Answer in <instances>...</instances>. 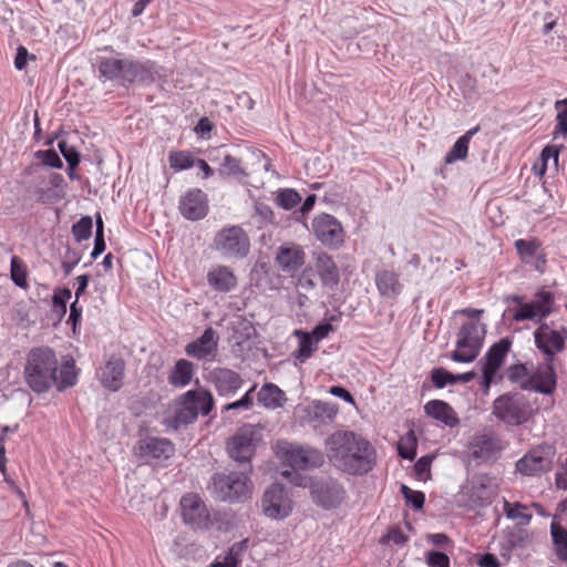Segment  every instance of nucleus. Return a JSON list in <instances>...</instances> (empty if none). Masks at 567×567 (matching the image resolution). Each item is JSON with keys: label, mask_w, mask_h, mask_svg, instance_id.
<instances>
[{"label": "nucleus", "mask_w": 567, "mask_h": 567, "mask_svg": "<svg viewBox=\"0 0 567 567\" xmlns=\"http://www.w3.org/2000/svg\"><path fill=\"white\" fill-rule=\"evenodd\" d=\"M23 373L27 385L38 394L53 386L64 391L76 383L74 363L65 361L59 365L54 351L45 347L29 352Z\"/></svg>", "instance_id": "nucleus-1"}, {"label": "nucleus", "mask_w": 567, "mask_h": 567, "mask_svg": "<svg viewBox=\"0 0 567 567\" xmlns=\"http://www.w3.org/2000/svg\"><path fill=\"white\" fill-rule=\"evenodd\" d=\"M329 460L342 472L362 475L375 465V450L370 442L351 431H337L326 440Z\"/></svg>", "instance_id": "nucleus-2"}, {"label": "nucleus", "mask_w": 567, "mask_h": 567, "mask_svg": "<svg viewBox=\"0 0 567 567\" xmlns=\"http://www.w3.org/2000/svg\"><path fill=\"white\" fill-rule=\"evenodd\" d=\"M277 456L285 465H288L292 471H281V476L290 481L296 486H305L306 477L295 472L296 470L307 471L320 467L324 462L323 453L309 445H300L287 441L278 442Z\"/></svg>", "instance_id": "nucleus-3"}, {"label": "nucleus", "mask_w": 567, "mask_h": 567, "mask_svg": "<svg viewBox=\"0 0 567 567\" xmlns=\"http://www.w3.org/2000/svg\"><path fill=\"white\" fill-rule=\"evenodd\" d=\"M213 394L203 388L188 390L176 398L174 415L166 420L168 429L177 431L194 423L199 415H208L214 408Z\"/></svg>", "instance_id": "nucleus-4"}, {"label": "nucleus", "mask_w": 567, "mask_h": 567, "mask_svg": "<svg viewBox=\"0 0 567 567\" xmlns=\"http://www.w3.org/2000/svg\"><path fill=\"white\" fill-rule=\"evenodd\" d=\"M318 277L321 286L336 290L340 282V271L333 258L324 251L312 254V262L305 267L296 279V286L306 291L313 290Z\"/></svg>", "instance_id": "nucleus-5"}, {"label": "nucleus", "mask_w": 567, "mask_h": 567, "mask_svg": "<svg viewBox=\"0 0 567 567\" xmlns=\"http://www.w3.org/2000/svg\"><path fill=\"white\" fill-rule=\"evenodd\" d=\"M533 406L526 395L520 392H507L493 402V414L496 419L511 426L526 423L532 414Z\"/></svg>", "instance_id": "nucleus-6"}, {"label": "nucleus", "mask_w": 567, "mask_h": 567, "mask_svg": "<svg viewBox=\"0 0 567 567\" xmlns=\"http://www.w3.org/2000/svg\"><path fill=\"white\" fill-rule=\"evenodd\" d=\"M249 472H230L229 474L217 473L213 476L214 493L223 502H245L249 498L252 489V483L249 478Z\"/></svg>", "instance_id": "nucleus-7"}, {"label": "nucleus", "mask_w": 567, "mask_h": 567, "mask_svg": "<svg viewBox=\"0 0 567 567\" xmlns=\"http://www.w3.org/2000/svg\"><path fill=\"white\" fill-rule=\"evenodd\" d=\"M508 299L517 305L513 313V320L516 322L530 320L539 326L542 322H546L545 319L554 312L555 296L547 290L536 292L529 302H524L523 297L516 295Z\"/></svg>", "instance_id": "nucleus-8"}, {"label": "nucleus", "mask_w": 567, "mask_h": 567, "mask_svg": "<svg viewBox=\"0 0 567 567\" xmlns=\"http://www.w3.org/2000/svg\"><path fill=\"white\" fill-rule=\"evenodd\" d=\"M217 252L227 260H239L249 254L250 240L247 233L237 225L224 227L214 238Z\"/></svg>", "instance_id": "nucleus-9"}, {"label": "nucleus", "mask_w": 567, "mask_h": 567, "mask_svg": "<svg viewBox=\"0 0 567 567\" xmlns=\"http://www.w3.org/2000/svg\"><path fill=\"white\" fill-rule=\"evenodd\" d=\"M485 337V328L476 321L463 323L457 334L456 349L451 359L455 362H472L478 355Z\"/></svg>", "instance_id": "nucleus-10"}, {"label": "nucleus", "mask_w": 567, "mask_h": 567, "mask_svg": "<svg viewBox=\"0 0 567 567\" xmlns=\"http://www.w3.org/2000/svg\"><path fill=\"white\" fill-rule=\"evenodd\" d=\"M534 344L546 360H555L566 348L567 328L554 321L542 322L533 332Z\"/></svg>", "instance_id": "nucleus-11"}, {"label": "nucleus", "mask_w": 567, "mask_h": 567, "mask_svg": "<svg viewBox=\"0 0 567 567\" xmlns=\"http://www.w3.org/2000/svg\"><path fill=\"white\" fill-rule=\"evenodd\" d=\"M556 449L554 445L543 443L530 449L516 462V471L524 476H540L551 471Z\"/></svg>", "instance_id": "nucleus-12"}, {"label": "nucleus", "mask_w": 567, "mask_h": 567, "mask_svg": "<svg viewBox=\"0 0 567 567\" xmlns=\"http://www.w3.org/2000/svg\"><path fill=\"white\" fill-rule=\"evenodd\" d=\"M259 441V431L255 430L251 425H246L228 441L227 452L244 470L251 471L250 460Z\"/></svg>", "instance_id": "nucleus-13"}, {"label": "nucleus", "mask_w": 567, "mask_h": 567, "mask_svg": "<svg viewBox=\"0 0 567 567\" xmlns=\"http://www.w3.org/2000/svg\"><path fill=\"white\" fill-rule=\"evenodd\" d=\"M182 518L193 529H207L212 526L210 514L199 495L188 493L181 498Z\"/></svg>", "instance_id": "nucleus-14"}, {"label": "nucleus", "mask_w": 567, "mask_h": 567, "mask_svg": "<svg viewBox=\"0 0 567 567\" xmlns=\"http://www.w3.org/2000/svg\"><path fill=\"white\" fill-rule=\"evenodd\" d=\"M264 514L271 519H284L292 511V501L287 489L280 484L270 485L261 498Z\"/></svg>", "instance_id": "nucleus-15"}, {"label": "nucleus", "mask_w": 567, "mask_h": 567, "mask_svg": "<svg viewBox=\"0 0 567 567\" xmlns=\"http://www.w3.org/2000/svg\"><path fill=\"white\" fill-rule=\"evenodd\" d=\"M312 230L324 246L338 248L343 244V228L340 221L329 214H321L312 220Z\"/></svg>", "instance_id": "nucleus-16"}, {"label": "nucleus", "mask_w": 567, "mask_h": 567, "mask_svg": "<svg viewBox=\"0 0 567 567\" xmlns=\"http://www.w3.org/2000/svg\"><path fill=\"white\" fill-rule=\"evenodd\" d=\"M311 496L323 508H336L343 501L344 489L332 478L318 480L311 484Z\"/></svg>", "instance_id": "nucleus-17"}, {"label": "nucleus", "mask_w": 567, "mask_h": 567, "mask_svg": "<svg viewBox=\"0 0 567 567\" xmlns=\"http://www.w3.org/2000/svg\"><path fill=\"white\" fill-rule=\"evenodd\" d=\"M511 347L512 340L508 338H502L488 349L484 358L481 360L480 363L483 365L482 372L485 386L488 388L493 382L498 369L504 363Z\"/></svg>", "instance_id": "nucleus-18"}, {"label": "nucleus", "mask_w": 567, "mask_h": 567, "mask_svg": "<svg viewBox=\"0 0 567 567\" xmlns=\"http://www.w3.org/2000/svg\"><path fill=\"white\" fill-rule=\"evenodd\" d=\"M174 444L165 437L148 436L137 442L135 453L144 460H167L174 455Z\"/></svg>", "instance_id": "nucleus-19"}, {"label": "nucleus", "mask_w": 567, "mask_h": 567, "mask_svg": "<svg viewBox=\"0 0 567 567\" xmlns=\"http://www.w3.org/2000/svg\"><path fill=\"white\" fill-rule=\"evenodd\" d=\"M178 209L182 216L188 220H200L208 213L207 195L199 188L189 189L181 197Z\"/></svg>", "instance_id": "nucleus-20"}, {"label": "nucleus", "mask_w": 567, "mask_h": 567, "mask_svg": "<svg viewBox=\"0 0 567 567\" xmlns=\"http://www.w3.org/2000/svg\"><path fill=\"white\" fill-rule=\"evenodd\" d=\"M555 360H546L530 369V391L545 395L553 394L557 386V375L554 368Z\"/></svg>", "instance_id": "nucleus-21"}, {"label": "nucleus", "mask_w": 567, "mask_h": 567, "mask_svg": "<svg viewBox=\"0 0 567 567\" xmlns=\"http://www.w3.org/2000/svg\"><path fill=\"white\" fill-rule=\"evenodd\" d=\"M306 260V254L300 245L284 243L276 250L275 261L278 268L286 274L298 271Z\"/></svg>", "instance_id": "nucleus-22"}, {"label": "nucleus", "mask_w": 567, "mask_h": 567, "mask_svg": "<svg viewBox=\"0 0 567 567\" xmlns=\"http://www.w3.org/2000/svg\"><path fill=\"white\" fill-rule=\"evenodd\" d=\"M516 251L520 258V260L530 265L535 270L543 274L546 269V254L542 248V244L538 239H517L514 243Z\"/></svg>", "instance_id": "nucleus-23"}, {"label": "nucleus", "mask_w": 567, "mask_h": 567, "mask_svg": "<svg viewBox=\"0 0 567 567\" xmlns=\"http://www.w3.org/2000/svg\"><path fill=\"white\" fill-rule=\"evenodd\" d=\"M157 74V66L154 62L127 59L123 86H128L133 83L150 85L155 81Z\"/></svg>", "instance_id": "nucleus-24"}, {"label": "nucleus", "mask_w": 567, "mask_h": 567, "mask_svg": "<svg viewBox=\"0 0 567 567\" xmlns=\"http://www.w3.org/2000/svg\"><path fill=\"white\" fill-rule=\"evenodd\" d=\"M209 381L220 396H234L243 386L244 380L239 373L227 368H216L209 373Z\"/></svg>", "instance_id": "nucleus-25"}, {"label": "nucleus", "mask_w": 567, "mask_h": 567, "mask_svg": "<svg viewBox=\"0 0 567 567\" xmlns=\"http://www.w3.org/2000/svg\"><path fill=\"white\" fill-rule=\"evenodd\" d=\"M303 413V423L317 430L333 422L338 413V408L333 403L315 401L305 408Z\"/></svg>", "instance_id": "nucleus-26"}, {"label": "nucleus", "mask_w": 567, "mask_h": 567, "mask_svg": "<svg viewBox=\"0 0 567 567\" xmlns=\"http://www.w3.org/2000/svg\"><path fill=\"white\" fill-rule=\"evenodd\" d=\"M217 348L216 331L213 328H207L198 339L185 347V352L188 357L197 360H207L215 358Z\"/></svg>", "instance_id": "nucleus-27"}, {"label": "nucleus", "mask_w": 567, "mask_h": 567, "mask_svg": "<svg viewBox=\"0 0 567 567\" xmlns=\"http://www.w3.org/2000/svg\"><path fill=\"white\" fill-rule=\"evenodd\" d=\"M125 362L121 358H110L100 371L102 385L110 391H117L123 385Z\"/></svg>", "instance_id": "nucleus-28"}, {"label": "nucleus", "mask_w": 567, "mask_h": 567, "mask_svg": "<svg viewBox=\"0 0 567 567\" xmlns=\"http://www.w3.org/2000/svg\"><path fill=\"white\" fill-rule=\"evenodd\" d=\"M208 286L218 292L227 293L237 287V277L234 271L225 265L213 266L206 276Z\"/></svg>", "instance_id": "nucleus-29"}, {"label": "nucleus", "mask_w": 567, "mask_h": 567, "mask_svg": "<svg viewBox=\"0 0 567 567\" xmlns=\"http://www.w3.org/2000/svg\"><path fill=\"white\" fill-rule=\"evenodd\" d=\"M375 286L382 298L395 299L403 291V284L398 272L391 269H380L375 272Z\"/></svg>", "instance_id": "nucleus-30"}, {"label": "nucleus", "mask_w": 567, "mask_h": 567, "mask_svg": "<svg viewBox=\"0 0 567 567\" xmlns=\"http://www.w3.org/2000/svg\"><path fill=\"white\" fill-rule=\"evenodd\" d=\"M126 62L127 59L99 56L96 68L101 78L123 85Z\"/></svg>", "instance_id": "nucleus-31"}, {"label": "nucleus", "mask_w": 567, "mask_h": 567, "mask_svg": "<svg viewBox=\"0 0 567 567\" xmlns=\"http://www.w3.org/2000/svg\"><path fill=\"white\" fill-rule=\"evenodd\" d=\"M426 415L435 419L449 427L460 424V419L454 409L442 400H431L424 405Z\"/></svg>", "instance_id": "nucleus-32"}, {"label": "nucleus", "mask_w": 567, "mask_h": 567, "mask_svg": "<svg viewBox=\"0 0 567 567\" xmlns=\"http://www.w3.org/2000/svg\"><path fill=\"white\" fill-rule=\"evenodd\" d=\"M49 187H38L35 194L42 203L58 202L64 198L66 183L60 173H50L47 177Z\"/></svg>", "instance_id": "nucleus-33"}, {"label": "nucleus", "mask_w": 567, "mask_h": 567, "mask_svg": "<svg viewBox=\"0 0 567 567\" xmlns=\"http://www.w3.org/2000/svg\"><path fill=\"white\" fill-rule=\"evenodd\" d=\"M258 402L267 409L281 408L287 401L285 392L274 383H265L257 393Z\"/></svg>", "instance_id": "nucleus-34"}, {"label": "nucleus", "mask_w": 567, "mask_h": 567, "mask_svg": "<svg viewBox=\"0 0 567 567\" xmlns=\"http://www.w3.org/2000/svg\"><path fill=\"white\" fill-rule=\"evenodd\" d=\"M470 451L474 460L487 461L496 453L497 442L489 435H477L472 441Z\"/></svg>", "instance_id": "nucleus-35"}, {"label": "nucleus", "mask_w": 567, "mask_h": 567, "mask_svg": "<svg viewBox=\"0 0 567 567\" xmlns=\"http://www.w3.org/2000/svg\"><path fill=\"white\" fill-rule=\"evenodd\" d=\"M193 377L194 364L186 359H179L168 374V383L174 388H184L190 383Z\"/></svg>", "instance_id": "nucleus-36"}, {"label": "nucleus", "mask_w": 567, "mask_h": 567, "mask_svg": "<svg viewBox=\"0 0 567 567\" xmlns=\"http://www.w3.org/2000/svg\"><path fill=\"white\" fill-rule=\"evenodd\" d=\"M480 127L468 130L464 135L457 138L452 148L445 155L444 162L453 164L456 161L465 159L468 153V145L474 134L478 132Z\"/></svg>", "instance_id": "nucleus-37"}, {"label": "nucleus", "mask_w": 567, "mask_h": 567, "mask_svg": "<svg viewBox=\"0 0 567 567\" xmlns=\"http://www.w3.org/2000/svg\"><path fill=\"white\" fill-rule=\"evenodd\" d=\"M293 333L299 339V344L297 350L293 352V357L296 360L303 363L317 350V342L312 339V336L309 332L295 330Z\"/></svg>", "instance_id": "nucleus-38"}, {"label": "nucleus", "mask_w": 567, "mask_h": 567, "mask_svg": "<svg viewBox=\"0 0 567 567\" xmlns=\"http://www.w3.org/2000/svg\"><path fill=\"white\" fill-rule=\"evenodd\" d=\"M507 379L518 384L522 390L530 391L532 381H530V369L525 363H516L512 364L506 370Z\"/></svg>", "instance_id": "nucleus-39"}, {"label": "nucleus", "mask_w": 567, "mask_h": 567, "mask_svg": "<svg viewBox=\"0 0 567 567\" xmlns=\"http://www.w3.org/2000/svg\"><path fill=\"white\" fill-rule=\"evenodd\" d=\"M550 535L555 553L561 561H567V530L559 523L550 524Z\"/></svg>", "instance_id": "nucleus-40"}, {"label": "nucleus", "mask_w": 567, "mask_h": 567, "mask_svg": "<svg viewBox=\"0 0 567 567\" xmlns=\"http://www.w3.org/2000/svg\"><path fill=\"white\" fill-rule=\"evenodd\" d=\"M528 507L519 502H508L504 499L503 512L508 519L519 520L524 526L528 525L532 520V514L527 512Z\"/></svg>", "instance_id": "nucleus-41"}, {"label": "nucleus", "mask_w": 567, "mask_h": 567, "mask_svg": "<svg viewBox=\"0 0 567 567\" xmlns=\"http://www.w3.org/2000/svg\"><path fill=\"white\" fill-rule=\"evenodd\" d=\"M244 543L234 544L224 555L216 557L212 567H239Z\"/></svg>", "instance_id": "nucleus-42"}, {"label": "nucleus", "mask_w": 567, "mask_h": 567, "mask_svg": "<svg viewBox=\"0 0 567 567\" xmlns=\"http://www.w3.org/2000/svg\"><path fill=\"white\" fill-rule=\"evenodd\" d=\"M168 162L172 169L179 172L194 167L196 158L188 151H172L168 154Z\"/></svg>", "instance_id": "nucleus-43"}, {"label": "nucleus", "mask_w": 567, "mask_h": 567, "mask_svg": "<svg viewBox=\"0 0 567 567\" xmlns=\"http://www.w3.org/2000/svg\"><path fill=\"white\" fill-rule=\"evenodd\" d=\"M417 439L413 430L409 431L403 435L398 444L399 455L404 458L412 461L416 456Z\"/></svg>", "instance_id": "nucleus-44"}, {"label": "nucleus", "mask_w": 567, "mask_h": 567, "mask_svg": "<svg viewBox=\"0 0 567 567\" xmlns=\"http://www.w3.org/2000/svg\"><path fill=\"white\" fill-rule=\"evenodd\" d=\"M218 173L220 176L225 177H238L245 175L240 159L229 154L224 157Z\"/></svg>", "instance_id": "nucleus-45"}, {"label": "nucleus", "mask_w": 567, "mask_h": 567, "mask_svg": "<svg viewBox=\"0 0 567 567\" xmlns=\"http://www.w3.org/2000/svg\"><path fill=\"white\" fill-rule=\"evenodd\" d=\"M93 220L90 216H83L72 226V235L75 241L81 243L89 239L92 235Z\"/></svg>", "instance_id": "nucleus-46"}, {"label": "nucleus", "mask_w": 567, "mask_h": 567, "mask_svg": "<svg viewBox=\"0 0 567 567\" xmlns=\"http://www.w3.org/2000/svg\"><path fill=\"white\" fill-rule=\"evenodd\" d=\"M11 279L12 281L20 288H28V281H27V267L23 264V261L18 258L17 256H13L11 258Z\"/></svg>", "instance_id": "nucleus-47"}, {"label": "nucleus", "mask_w": 567, "mask_h": 567, "mask_svg": "<svg viewBox=\"0 0 567 567\" xmlns=\"http://www.w3.org/2000/svg\"><path fill=\"white\" fill-rule=\"evenodd\" d=\"M71 297L72 292L69 288H56L52 296L53 311L63 317L66 313V303Z\"/></svg>", "instance_id": "nucleus-48"}, {"label": "nucleus", "mask_w": 567, "mask_h": 567, "mask_svg": "<svg viewBox=\"0 0 567 567\" xmlns=\"http://www.w3.org/2000/svg\"><path fill=\"white\" fill-rule=\"evenodd\" d=\"M277 203L285 209H291L301 203V196L295 189H284L277 196Z\"/></svg>", "instance_id": "nucleus-49"}, {"label": "nucleus", "mask_w": 567, "mask_h": 567, "mask_svg": "<svg viewBox=\"0 0 567 567\" xmlns=\"http://www.w3.org/2000/svg\"><path fill=\"white\" fill-rule=\"evenodd\" d=\"M401 493L405 498L406 503L410 504L414 509H422L425 502V495L423 492L414 491L406 485H401Z\"/></svg>", "instance_id": "nucleus-50"}, {"label": "nucleus", "mask_w": 567, "mask_h": 567, "mask_svg": "<svg viewBox=\"0 0 567 567\" xmlns=\"http://www.w3.org/2000/svg\"><path fill=\"white\" fill-rule=\"evenodd\" d=\"M431 379L437 389H443L447 384H454V374L443 368L433 369Z\"/></svg>", "instance_id": "nucleus-51"}, {"label": "nucleus", "mask_w": 567, "mask_h": 567, "mask_svg": "<svg viewBox=\"0 0 567 567\" xmlns=\"http://www.w3.org/2000/svg\"><path fill=\"white\" fill-rule=\"evenodd\" d=\"M35 157L42 162L43 165L52 168H62L63 163L54 150L38 151Z\"/></svg>", "instance_id": "nucleus-52"}, {"label": "nucleus", "mask_w": 567, "mask_h": 567, "mask_svg": "<svg viewBox=\"0 0 567 567\" xmlns=\"http://www.w3.org/2000/svg\"><path fill=\"white\" fill-rule=\"evenodd\" d=\"M58 147L66 161L68 166L80 164L81 155L74 146L70 145L66 141H60Z\"/></svg>", "instance_id": "nucleus-53"}, {"label": "nucleus", "mask_w": 567, "mask_h": 567, "mask_svg": "<svg viewBox=\"0 0 567 567\" xmlns=\"http://www.w3.org/2000/svg\"><path fill=\"white\" fill-rule=\"evenodd\" d=\"M256 389V385H252L243 396L241 399L235 401V402H231V403H228L224 406V410L225 411H230V410H238V409H243V410H249L251 406H252V392L255 391Z\"/></svg>", "instance_id": "nucleus-54"}, {"label": "nucleus", "mask_w": 567, "mask_h": 567, "mask_svg": "<svg viewBox=\"0 0 567 567\" xmlns=\"http://www.w3.org/2000/svg\"><path fill=\"white\" fill-rule=\"evenodd\" d=\"M429 567H450V558L442 551H430L426 556Z\"/></svg>", "instance_id": "nucleus-55"}, {"label": "nucleus", "mask_w": 567, "mask_h": 567, "mask_svg": "<svg viewBox=\"0 0 567 567\" xmlns=\"http://www.w3.org/2000/svg\"><path fill=\"white\" fill-rule=\"evenodd\" d=\"M80 260L81 256L78 252L68 249L61 265L64 275L69 276Z\"/></svg>", "instance_id": "nucleus-56"}, {"label": "nucleus", "mask_w": 567, "mask_h": 567, "mask_svg": "<svg viewBox=\"0 0 567 567\" xmlns=\"http://www.w3.org/2000/svg\"><path fill=\"white\" fill-rule=\"evenodd\" d=\"M332 330V326L328 322L317 324L310 334L312 339L318 343L320 340L324 339L329 332Z\"/></svg>", "instance_id": "nucleus-57"}, {"label": "nucleus", "mask_w": 567, "mask_h": 567, "mask_svg": "<svg viewBox=\"0 0 567 567\" xmlns=\"http://www.w3.org/2000/svg\"><path fill=\"white\" fill-rule=\"evenodd\" d=\"M431 462H432L431 456H422L421 458H419L414 464L415 474L419 477H421L424 474L429 473L430 468H431Z\"/></svg>", "instance_id": "nucleus-58"}, {"label": "nucleus", "mask_w": 567, "mask_h": 567, "mask_svg": "<svg viewBox=\"0 0 567 567\" xmlns=\"http://www.w3.org/2000/svg\"><path fill=\"white\" fill-rule=\"evenodd\" d=\"M477 565L480 567H501V561L494 554L486 553L480 556Z\"/></svg>", "instance_id": "nucleus-59"}, {"label": "nucleus", "mask_w": 567, "mask_h": 567, "mask_svg": "<svg viewBox=\"0 0 567 567\" xmlns=\"http://www.w3.org/2000/svg\"><path fill=\"white\" fill-rule=\"evenodd\" d=\"M384 540L395 545H403L406 542V537L399 528H392L388 532Z\"/></svg>", "instance_id": "nucleus-60"}, {"label": "nucleus", "mask_w": 567, "mask_h": 567, "mask_svg": "<svg viewBox=\"0 0 567 567\" xmlns=\"http://www.w3.org/2000/svg\"><path fill=\"white\" fill-rule=\"evenodd\" d=\"M542 161H543V172L546 169L547 162L549 158H554V162L558 163L559 153L558 150L553 146H546L540 154Z\"/></svg>", "instance_id": "nucleus-61"}, {"label": "nucleus", "mask_w": 567, "mask_h": 567, "mask_svg": "<svg viewBox=\"0 0 567 567\" xmlns=\"http://www.w3.org/2000/svg\"><path fill=\"white\" fill-rule=\"evenodd\" d=\"M29 53L28 50L24 47H19L16 59H14V66L18 70H23L27 65Z\"/></svg>", "instance_id": "nucleus-62"}, {"label": "nucleus", "mask_w": 567, "mask_h": 567, "mask_svg": "<svg viewBox=\"0 0 567 567\" xmlns=\"http://www.w3.org/2000/svg\"><path fill=\"white\" fill-rule=\"evenodd\" d=\"M556 486L560 489H567V458L556 473Z\"/></svg>", "instance_id": "nucleus-63"}, {"label": "nucleus", "mask_w": 567, "mask_h": 567, "mask_svg": "<svg viewBox=\"0 0 567 567\" xmlns=\"http://www.w3.org/2000/svg\"><path fill=\"white\" fill-rule=\"evenodd\" d=\"M555 107L557 110H559L557 113V116H556L557 122L558 123L565 122V120H567V97L564 100L557 101L555 103Z\"/></svg>", "instance_id": "nucleus-64"}]
</instances>
